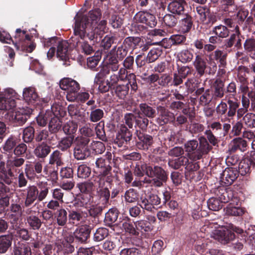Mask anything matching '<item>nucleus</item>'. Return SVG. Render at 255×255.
I'll return each mask as SVG.
<instances>
[{
	"mask_svg": "<svg viewBox=\"0 0 255 255\" xmlns=\"http://www.w3.org/2000/svg\"><path fill=\"white\" fill-rule=\"evenodd\" d=\"M101 16V12L100 9H96L90 10L88 15L83 16L82 17L78 16L76 18L74 28V34L72 36V41L74 44H77L79 42L78 37L83 39L88 37L90 40L95 38L96 33H98L96 28L94 29L96 26L98 21Z\"/></svg>",
	"mask_w": 255,
	"mask_h": 255,
	"instance_id": "nucleus-1",
	"label": "nucleus"
},
{
	"mask_svg": "<svg viewBox=\"0 0 255 255\" xmlns=\"http://www.w3.org/2000/svg\"><path fill=\"white\" fill-rule=\"evenodd\" d=\"M248 81L245 83H241L239 87V92L242 94L241 96L242 107L239 108L240 103L237 98L232 99L231 95H226L225 100L229 105L227 115L229 117H234L237 114L238 119H240L248 111L250 107V100L248 97V93L250 92L248 86Z\"/></svg>",
	"mask_w": 255,
	"mask_h": 255,
	"instance_id": "nucleus-2",
	"label": "nucleus"
},
{
	"mask_svg": "<svg viewBox=\"0 0 255 255\" xmlns=\"http://www.w3.org/2000/svg\"><path fill=\"white\" fill-rule=\"evenodd\" d=\"M95 183L96 185V192L93 196L92 202L94 205L90 208L89 213L91 216H95L100 214L107 206L110 197L109 188L105 186V179L101 176L94 177Z\"/></svg>",
	"mask_w": 255,
	"mask_h": 255,
	"instance_id": "nucleus-3",
	"label": "nucleus"
},
{
	"mask_svg": "<svg viewBox=\"0 0 255 255\" xmlns=\"http://www.w3.org/2000/svg\"><path fill=\"white\" fill-rule=\"evenodd\" d=\"M147 176L152 178V179L145 178L142 180L134 181L132 182V186L141 188L143 186L144 183H147L151 184L156 187H161L167 179L165 171L158 166H155L154 167L150 166L147 172Z\"/></svg>",
	"mask_w": 255,
	"mask_h": 255,
	"instance_id": "nucleus-4",
	"label": "nucleus"
},
{
	"mask_svg": "<svg viewBox=\"0 0 255 255\" xmlns=\"http://www.w3.org/2000/svg\"><path fill=\"white\" fill-rule=\"evenodd\" d=\"M200 145L196 140H191L184 144V148L187 153V157L193 161L201 159L204 148L208 145L206 139L204 137L199 138Z\"/></svg>",
	"mask_w": 255,
	"mask_h": 255,
	"instance_id": "nucleus-5",
	"label": "nucleus"
},
{
	"mask_svg": "<svg viewBox=\"0 0 255 255\" xmlns=\"http://www.w3.org/2000/svg\"><path fill=\"white\" fill-rule=\"evenodd\" d=\"M60 87L62 90L67 91L66 98L68 101H75L76 93L80 88L79 84L76 81L69 78H64L60 81Z\"/></svg>",
	"mask_w": 255,
	"mask_h": 255,
	"instance_id": "nucleus-6",
	"label": "nucleus"
},
{
	"mask_svg": "<svg viewBox=\"0 0 255 255\" xmlns=\"http://www.w3.org/2000/svg\"><path fill=\"white\" fill-rule=\"evenodd\" d=\"M32 113V110L31 108L25 107L17 110L12 109L8 111L5 116V118L9 121L21 125L26 122Z\"/></svg>",
	"mask_w": 255,
	"mask_h": 255,
	"instance_id": "nucleus-7",
	"label": "nucleus"
},
{
	"mask_svg": "<svg viewBox=\"0 0 255 255\" xmlns=\"http://www.w3.org/2000/svg\"><path fill=\"white\" fill-rule=\"evenodd\" d=\"M77 145L74 150V156L77 160H83L90 155V150L88 144L90 141L88 137L83 136L76 138Z\"/></svg>",
	"mask_w": 255,
	"mask_h": 255,
	"instance_id": "nucleus-8",
	"label": "nucleus"
},
{
	"mask_svg": "<svg viewBox=\"0 0 255 255\" xmlns=\"http://www.w3.org/2000/svg\"><path fill=\"white\" fill-rule=\"evenodd\" d=\"M16 97L17 94L13 89H6L3 94H0V110L8 111L12 110L15 107L14 99Z\"/></svg>",
	"mask_w": 255,
	"mask_h": 255,
	"instance_id": "nucleus-9",
	"label": "nucleus"
},
{
	"mask_svg": "<svg viewBox=\"0 0 255 255\" xmlns=\"http://www.w3.org/2000/svg\"><path fill=\"white\" fill-rule=\"evenodd\" d=\"M68 111L71 118L81 123H84L87 120L85 111L76 105L71 104L68 107Z\"/></svg>",
	"mask_w": 255,
	"mask_h": 255,
	"instance_id": "nucleus-10",
	"label": "nucleus"
},
{
	"mask_svg": "<svg viewBox=\"0 0 255 255\" xmlns=\"http://www.w3.org/2000/svg\"><path fill=\"white\" fill-rule=\"evenodd\" d=\"M25 194L24 206L26 207L30 206L37 199L39 190L35 185H29L24 191Z\"/></svg>",
	"mask_w": 255,
	"mask_h": 255,
	"instance_id": "nucleus-11",
	"label": "nucleus"
},
{
	"mask_svg": "<svg viewBox=\"0 0 255 255\" xmlns=\"http://www.w3.org/2000/svg\"><path fill=\"white\" fill-rule=\"evenodd\" d=\"M134 19L136 21L145 23L151 27L155 26L156 24L155 16L146 11L137 12L134 16Z\"/></svg>",
	"mask_w": 255,
	"mask_h": 255,
	"instance_id": "nucleus-12",
	"label": "nucleus"
},
{
	"mask_svg": "<svg viewBox=\"0 0 255 255\" xmlns=\"http://www.w3.org/2000/svg\"><path fill=\"white\" fill-rule=\"evenodd\" d=\"M238 176L237 169L233 167L227 168L221 175V180L226 185H230L237 179Z\"/></svg>",
	"mask_w": 255,
	"mask_h": 255,
	"instance_id": "nucleus-13",
	"label": "nucleus"
},
{
	"mask_svg": "<svg viewBox=\"0 0 255 255\" xmlns=\"http://www.w3.org/2000/svg\"><path fill=\"white\" fill-rule=\"evenodd\" d=\"M14 175L9 166H5L3 161H0V179L8 185L13 182Z\"/></svg>",
	"mask_w": 255,
	"mask_h": 255,
	"instance_id": "nucleus-14",
	"label": "nucleus"
},
{
	"mask_svg": "<svg viewBox=\"0 0 255 255\" xmlns=\"http://www.w3.org/2000/svg\"><path fill=\"white\" fill-rule=\"evenodd\" d=\"M96 165L99 169V172L100 173V175L98 176H101L103 178L108 175L112 169V167L110 165V161L101 157L97 159Z\"/></svg>",
	"mask_w": 255,
	"mask_h": 255,
	"instance_id": "nucleus-15",
	"label": "nucleus"
},
{
	"mask_svg": "<svg viewBox=\"0 0 255 255\" xmlns=\"http://www.w3.org/2000/svg\"><path fill=\"white\" fill-rule=\"evenodd\" d=\"M157 111L158 113L159 114L157 121L161 125H163L168 122H172L175 119L173 114L169 112L163 107H158Z\"/></svg>",
	"mask_w": 255,
	"mask_h": 255,
	"instance_id": "nucleus-16",
	"label": "nucleus"
},
{
	"mask_svg": "<svg viewBox=\"0 0 255 255\" xmlns=\"http://www.w3.org/2000/svg\"><path fill=\"white\" fill-rule=\"evenodd\" d=\"M9 217L10 218V223L14 224L17 222L23 213L21 206L17 203H12L9 207Z\"/></svg>",
	"mask_w": 255,
	"mask_h": 255,
	"instance_id": "nucleus-17",
	"label": "nucleus"
},
{
	"mask_svg": "<svg viewBox=\"0 0 255 255\" xmlns=\"http://www.w3.org/2000/svg\"><path fill=\"white\" fill-rule=\"evenodd\" d=\"M168 4V9L174 14H182L184 12L185 6L187 3L185 0H171Z\"/></svg>",
	"mask_w": 255,
	"mask_h": 255,
	"instance_id": "nucleus-18",
	"label": "nucleus"
},
{
	"mask_svg": "<svg viewBox=\"0 0 255 255\" xmlns=\"http://www.w3.org/2000/svg\"><path fill=\"white\" fill-rule=\"evenodd\" d=\"M90 229L89 226L84 225L77 229L74 232L76 239L80 243L85 242L90 236Z\"/></svg>",
	"mask_w": 255,
	"mask_h": 255,
	"instance_id": "nucleus-19",
	"label": "nucleus"
},
{
	"mask_svg": "<svg viewBox=\"0 0 255 255\" xmlns=\"http://www.w3.org/2000/svg\"><path fill=\"white\" fill-rule=\"evenodd\" d=\"M131 136V133L127 128L122 125L120 131L117 136L116 142L119 146H122L125 142H127L130 140Z\"/></svg>",
	"mask_w": 255,
	"mask_h": 255,
	"instance_id": "nucleus-20",
	"label": "nucleus"
},
{
	"mask_svg": "<svg viewBox=\"0 0 255 255\" xmlns=\"http://www.w3.org/2000/svg\"><path fill=\"white\" fill-rule=\"evenodd\" d=\"M92 199L93 196L90 194H82L79 198L75 200L74 205L77 204L78 207L89 208L90 210L93 205H94Z\"/></svg>",
	"mask_w": 255,
	"mask_h": 255,
	"instance_id": "nucleus-21",
	"label": "nucleus"
},
{
	"mask_svg": "<svg viewBox=\"0 0 255 255\" xmlns=\"http://www.w3.org/2000/svg\"><path fill=\"white\" fill-rule=\"evenodd\" d=\"M247 143L245 140L241 137L233 139L230 144L229 150L234 152L237 150L244 152L246 150Z\"/></svg>",
	"mask_w": 255,
	"mask_h": 255,
	"instance_id": "nucleus-22",
	"label": "nucleus"
},
{
	"mask_svg": "<svg viewBox=\"0 0 255 255\" xmlns=\"http://www.w3.org/2000/svg\"><path fill=\"white\" fill-rule=\"evenodd\" d=\"M23 98L28 104L34 103L38 99V95L33 87L25 88L23 91Z\"/></svg>",
	"mask_w": 255,
	"mask_h": 255,
	"instance_id": "nucleus-23",
	"label": "nucleus"
},
{
	"mask_svg": "<svg viewBox=\"0 0 255 255\" xmlns=\"http://www.w3.org/2000/svg\"><path fill=\"white\" fill-rule=\"evenodd\" d=\"M55 108L56 109L57 108L54 106L51 107V109L54 116L51 118L49 124V129L50 131L52 132H57L60 129L62 124V122L57 117L58 113H57V111L54 110Z\"/></svg>",
	"mask_w": 255,
	"mask_h": 255,
	"instance_id": "nucleus-24",
	"label": "nucleus"
},
{
	"mask_svg": "<svg viewBox=\"0 0 255 255\" xmlns=\"http://www.w3.org/2000/svg\"><path fill=\"white\" fill-rule=\"evenodd\" d=\"M193 65L198 74L202 76L205 73V70L207 68L206 62L200 55H196L193 62Z\"/></svg>",
	"mask_w": 255,
	"mask_h": 255,
	"instance_id": "nucleus-25",
	"label": "nucleus"
},
{
	"mask_svg": "<svg viewBox=\"0 0 255 255\" xmlns=\"http://www.w3.org/2000/svg\"><path fill=\"white\" fill-rule=\"evenodd\" d=\"M139 141L137 143L138 148L147 150L153 143V138L148 134H139L138 135Z\"/></svg>",
	"mask_w": 255,
	"mask_h": 255,
	"instance_id": "nucleus-26",
	"label": "nucleus"
},
{
	"mask_svg": "<svg viewBox=\"0 0 255 255\" xmlns=\"http://www.w3.org/2000/svg\"><path fill=\"white\" fill-rule=\"evenodd\" d=\"M68 43L65 41L59 43L57 46V56L61 60L66 61L69 58L68 52Z\"/></svg>",
	"mask_w": 255,
	"mask_h": 255,
	"instance_id": "nucleus-27",
	"label": "nucleus"
},
{
	"mask_svg": "<svg viewBox=\"0 0 255 255\" xmlns=\"http://www.w3.org/2000/svg\"><path fill=\"white\" fill-rule=\"evenodd\" d=\"M252 165V160H250L249 156L247 155L239 163L238 174L245 175L250 172Z\"/></svg>",
	"mask_w": 255,
	"mask_h": 255,
	"instance_id": "nucleus-28",
	"label": "nucleus"
},
{
	"mask_svg": "<svg viewBox=\"0 0 255 255\" xmlns=\"http://www.w3.org/2000/svg\"><path fill=\"white\" fill-rule=\"evenodd\" d=\"M235 32L234 33L231 34L230 37L226 40V46L228 48H230L235 44V46L238 47L241 46V39L239 38V27L236 25L235 28Z\"/></svg>",
	"mask_w": 255,
	"mask_h": 255,
	"instance_id": "nucleus-29",
	"label": "nucleus"
},
{
	"mask_svg": "<svg viewBox=\"0 0 255 255\" xmlns=\"http://www.w3.org/2000/svg\"><path fill=\"white\" fill-rule=\"evenodd\" d=\"M50 152V146L44 142L38 144L34 150V154L39 158L45 157Z\"/></svg>",
	"mask_w": 255,
	"mask_h": 255,
	"instance_id": "nucleus-30",
	"label": "nucleus"
},
{
	"mask_svg": "<svg viewBox=\"0 0 255 255\" xmlns=\"http://www.w3.org/2000/svg\"><path fill=\"white\" fill-rule=\"evenodd\" d=\"M103 76V74L101 72L98 73L95 77L94 82L99 85V90L102 93H104L109 91L111 85L108 80L101 81Z\"/></svg>",
	"mask_w": 255,
	"mask_h": 255,
	"instance_id": "nucleus-31",
	"label": "nucleus"
},
{
	"mask_svg": "<svg viewBox=\"0 0 255 255\" xmlns=\"http://www.w3.org/2000/svg\"><path fill=\"white\" fill-rule=\"evenodd\" d=\"M78 40L79 42L77 43V44L74 45L73 41H72L71 37L70 39V43L73 45V46L75 47H78V45H80L82 52L86 55L91 54L94 52L93 46L89 44L88 42L85 41L81 42L80 40L82 39L79 37H78Z\"/></svg>",
	"mask_w": 255,
	"mask_h": 255,
	"instance_id": "nucleus-32",
	"label": "nucleus"
},
{
	"mask_svg": "<svg viewBox=\"0 0 255 255\" xmlns=\"http://www.w3.org/2000/svg\"><path fill=\"white\" fill-rule=\"evenodd\" d=\"M12 238L9 235L0 236V253H5L11 245Z\"/></svg>",
	"mask_w": 255,
	"mask_h": 255,
	"instance_id": "nucleus-33",
	"label": "nucleus"
},
{
	"mask_svg": "<svg viewBox=\"0 0 255 255\" xmlns=\"http://www.w3.org/2000/svg\"><path fill=\"white\" fill-rule=\"evenodd\" d=\"M223 87L224 83L223 81L220 79H216L213 86V98H221L224 96V92Z\"/></svg>",
	"mask_w": 255,
	"mask_h": 255,
	"instance_id": "nucleus-34",
	"label": "nucleus"
},
{
	"mask_svg": "<svg viewBox=\"0 0 255 255\" xmlns=\"http://www.w3.org/2000/svg\"><path fill=\"white\" fill-rule=\"evenodd\" d=\"M61 249V246L58 243H56L45 245L42 250L44 255H54L55 252L58 253Z\"/></svg>",
	"mask_w": 255,
	"mask_h": 255,
	"instance_id": "nucleus-35",
	"label": "nucleus"
},
{
	"mask_svg": "<svg viewBox=\"0 0 255 255\" xmlns=\"http://www.w3.org/2000/svg\"><path fill=\"white\" fill-rule=\"evenodd\" d=\"M55 217L59 226L63 227L66 224L68 219L67 213L64 209L58 210L55 214Z\"/></svg>",
	"mask_w": 255,
	"mask_h": 255,
	"instance_id": "nucleus-36",
	"label": "nucleus"
},
{
	"mask_svg": "<svg viewBox=\"0 0 255 255\" xmlns=\"http://www.w3.org/2000/svg\"><path fill=\"white\" fill-rule=\"evenodd\" d=\"M83 218L82 212L80 211L71 210L69 212V222L72 224L77 225Z\"/></svg>",
	"mask_w": 255,
	"mask_h": 255,
	"instance_id": "nucleus-37",
	"label": "nucleus"
},
{
	"mask_svg": "<svg viewBox=\"0 0 255 255\" xmlns=\"http://www.w3.org/2000/svg\"><path fill=\"white\" fill-rule=\"evenodd\" d=\"M94 186L96 187L94 181V178L90 182L81 183L78 184V187L82 194H90L93 189Z\"/></svg>",
	"mask_w": 255,
	"mask_h": 255,
	"instance_id": "nucleus-38",
	"label": "nucleus"
},
{
	"mask_svg": "<svg viewBox=\"0 0 255 255\" xmlns=\"http://www.w3.org/2000/svg\"><path fill=\"white\" fill-rule=\"evenodd\" d=\"M90 120L92 122H97L102 119L104 112L101 109H96L94 106L91 107Z\"/></svg>",
	"mask_w": 255,
	"mask_h": 255,
	"instance_id": "nucleus-39",
	"label": "nucleus"
},
{
	"mask_svg": "<svg viewBox=\"0 0 255 255\" xmlns=\"http://www.w3.org/2000/svg\"><path fill=\"white\" fill-rule=\"evenodd\" d=\"M216 232V239L223 244H227L230 240L233 239L234 238L231 234L229 236L228 231L217 230Z\"/></svg>",
	"mask_w": 255,
	"mask_h": 255,
	"instance_id": "nucleus-40",
	"label": "nucleus"
},
{
	"mask_svg": "<svg viewBox=\"0 0 255 255\" xmlns=\"http://www.w3.org/2000/svg\"><path fill=\"white\" fill-rule=\"evenodd\" d=\"M149 167H150L149 165L143 162L136 164L133 172L134 175L137 177H142L143 176L144 173H145L147 175Z\"/></svg>",
	"mask_w": 255,
	"mask_h": 255,
	"instance_id": "nucleus-41",
	"label": "nucleus"
},
{
	"mask_svg": "<svg viewBox=\"0 0 255 255\" xmlns=\"http://www.w3.org/2000/svg\"><path fill=\"white\" fill-rule=\"evenodd\" d=\"M78 129V125L73 121H69L66 123L63 127V130L65 133L70 136L76 133Z\"/></svg>",
	"mask_w": 255,
	"mask_h": 255,
	"instance_id": "nucleus-42",
	"label": "nucleus"
},
{
	"mask_svg": "<svg viewBox=\"0 0 255 255\" xmlns=\"http://www.w3.org/2000/svg\"><path fill=\"white\" fill-rule=\"evenodd\" d=\"M177 57L182 63H187L192 60L193 55L188 49H183L178 53Z\"/></svg>",
	"mask_w": 255,
	"mask_h": 255,
	"instance_id": "nucleus-43",
	"label": "nucleus"
},
{
	"mask_svg": "<svg viewBox=\"0 0 255 255\" xmlns=\"http://www.w3.org/2000/svg\"><path fill=\"white\" fill-rule=\"evenodd\" d=\"M213 32L220 38H226L230 33L227 27L223 25H219L214 27Z\"/></svg>",
	"mask_w": 255,
	"mask_h": 255,
	"instance_id": "nucleus-44",
	"label": "nucleus"
},
{
	"mask_svg": "<svg viewBox=\"0 0 255 255\" xmlns=\"http://www.w3.org/2000/svg\"><path fill=\"white\" fill-rule=\"evenodd\" d=\"M62 154L58 150L54 151L50 156L49 163L50 164H56L57 166L63 165L62 158Z\"/></svg>",
	"mask_w": 255,
	"mask_h": 255,
	"instance_id": "nucleus-45",
	"label": "nucleus"
},
{
	"mask_svg": "<svg viewBox=\"0 0 255 255\" xmlns=\"http://www.w3.org/2000/svg\"><path fill=\"white\" fill-rule=\"evenodd\" d=\"M225 214L227 215L240 216L244 214V210L240 207L228 205L225 209Z\"/></svg>",
	"mask_w": 255,
	"mask_h": 255,
	"instance_id": "nucleus-46",
	"label": "nucleus"
},
{
	"mask_svg": "<svg viewBox=\"0 0 255 255\" xmlns=\"http://www.w3.org/2000/svg\"><path fill=\"white\" fill-rule=\"evenodd\" d=\"M141 112L145 116L153 118L155 116V110L146 104H140L139 105Z\"/></svg>",
	"mask_w": 255,
	"mask_h": 255,
	"instance_id": "nucleus-47",
	"label": "nucleus"
},
{
	"mask_svg": "<svg viewBox=\"0 0 255 255\" xmlns=\"http://www.w3.org/2000/svg\"><path fill=\"white\" fill-rule=\"evenodd\" d=\"M243 124L249 128H255V114L248 113L243 116Z\"/></svg>",
	"mask_w": 255,
	"mask_h": 255,
	"instance_id": "nucleus-48",
	"label": "nucleus"
},
{
	"mask_svg": "<svg viewBox=\"0 0 255 255\" xmlns=\"http://www.w3.org/2000/svg\"><path fill=\"white\" fill-rule=\"evenodd\" d=\"M162 53V51L160 48H152L148 52L146 56V61H147L148 63L154 62L158 58Z\"/></svg>",
	"mask_w": 255,
	"mask_h": 255,
	"instance_id": "nucleus-49",
	"label": "nucleus"
},
{
	"mask_svg": "<svg viewBox=\"0 0 255 255\" xmlns=\"http://www.w3.org/2000/svg\"><path fill=\"white\" fill-rule=\"evenodd\" d=\"M74 137V135L63 137L59 142V148L62 150H65L70 148L73 143Z\"/></svg>",
	"mask_w": 255,
	"mask_h": 255,
	"instance_id": "nucleus-50",
	"label": "nucleus"
},
{
	"mask_svg": "<svg viewBox=\"0 0 255 255\" xmlns=\"http://www.w3.org/2000/svg\"><path fill=\"white\" fill-rule=\"evenodd\" d=\"M18 139L17 137L11 136L4 142L3 145V149L6 151H10L16 146L18 143Z\"/></svg>",
	"mask_w": 255,
	"mask_h": 255,
	"instance_id": "nucleus-51",
	"label": "nucleus"
},
{
	"mask_svg": "<svg viewBox=\"0 0 255 255\" xmlns=\"http://www.w3.org/2000/svg\"><path fill=\"white\" fill-rule=\"evenodd\" d=\"M208 208L213 211H219L222 208V204L219 199L216 198H210L207 201Z\"/></svg>",
	"mask_w": 255,
	"mask_h": 255,
	"instance_id": "nucleus-52",
	"label": "nucleus"
},
{
	"mask_svg": "<svg viewBox=\"0 0 255 255\" xmlns=\"http://www.w3.org/2000/svg\"><path fill=\"white\" fill-rule=\"evenodd\" d=\"M197 15L196 16L199 18L201 22H204L209 13V9L205 6H199L196 8Z\"/></svg>",
	"mask_w": 255,
	"mask_h": 255,
	"instance_id": "nucleus-53",
	"label": "nucleus"
},
{
	"mask_svg": "<svg viewBox=\"0 0 255 255\" xmlns=\"http://www.w3.org/2000/svg\"><path fill=\"white\" fill-rule=\"evenodd\" d=\"M148 196L147 197H141L139 201V205L143 210L152 212L155 207L150 204Z\"/></svg>",
	"mask_w": 255,
	"mask_h": 255,
	"instance_id": "nucleus-54",
	"label": "nucleus"
},
{
	"mask_svg": "<svg viewBox=\"0 0 255 255\" xmlns=\"http://www.w3.org/2000/svg\"><path fill=\"white\" fill-rule=\"evenodd\" d=\"M244 47L251 56L255 58V40L252 38L247 39L244 43Z\"/></svg>",
	"mask_w": 255,
	"mask_h": 255,
	"instance_id": "nucleus-55",
	"label": "nucleus"
},
{
	"mask_svg": "<svg viewBox=\"0 0 255 255\" xmlns=\"http://www.w3.org/2000/svg\"><path fill=\"white\" fill-rule=\"evenodd\" d=\"M27 222L29 226L33 230L39 229L42 224L41 220L35 216H30L28 217L27 218Z\"/></svg>",
	"mask_w": 255,
	"mask_h": 255,
	"instance_id": "nucleus-56",
	"label": "nucleus"
},
{
	"mask_svg": "<svg viewBox=\"0 0 255 255\" xmlns=\"http://www.w3.org/2000/svg\"><path fill=\"white\" fill-rule=\"evenodd\" d=\"M34 129L31 127H28L23 130L22 138L24 142H30L34 137Z\"/></svg>",
	"mask_w": 255,
	"mask_h": 255,
	"instance_id": "nucleus-57",
	"label": "nucleus"
},
{
	"mask_svg": "<svg viewBox=\"0 0 255 255\" xmlns=\"http://www.w3.org/2000/svg\"><path fill=\"white\" fill-rule=\"evenodd\" d=\"M125 198L126 201L128 203L135 202L138 199L137 193L133 189H129L126 191Z\"/></svg>",
	"mask_w": 255,
	"mask_h": 255,
	"instance_id": "nucleus-58",
	"label": "nucleus"
},
{
	"mask_svg": "<svg viewBox=\"0 0 255 255\" xmlns=\"http://www.w3.org/2000/svg\"><path fill=\"white\" fill-rule=\"evenodd\" d=\"M14 255H31V251L29 247L21 245L14 249Z\"/></svg>",
	"mask_w": 255,
	"mask_h": 255,
	"instance_id": "nucleus-59",
	"label": "nucleus"
},
{
	"mask_svg": "<svg viewBox=\"0 0 255 255\" xmlns=\"http://www.w3.org/2000/svg\"><path fill=\"white\" fill-rule=\"evenodd\" d=\"M118 217V211L116 210H110L105 215V221L108 224L116 222Z\"/></svg>",
	"mask_w": 255,
	"mask_h": 255,
	"instance_id": "nucleus-60",
	"label": "nucleus"
},
{
	"mask_svg": "<svg viewBox=\"0 0 255 255\" xmlns=\"http://www.w3.org/2000/svg\"><path fill=\"white\" fill-rule=\"evenodd\" d=\"M24 163V159L21 157H14L13 158L9 159L7 161V165L9 166L11 169L15 167L18 168L22 166Z\"/></svg>",
	"mask_w": 255,
	"mask_h": 255,
	"instance_id": "nucleus-61",
	"label": "nucleus"
},
{
	"mask_svg": "<svg viewBox=\"0 0 255 255\" xmlns=\"http://www.w3.org/2000/svg\"><path fill=\"white\" fill-rule=\"evenodd\" d=\"M91 173L90 168L86 165H80L77 169V175L80 178H85L88 177Z\"/></svg>",
	"mask_w": 255,
	"mask_h": 255,
	"instance_id": "nucleus-62",
	"label": "nucleus"
},
{
	"mask_svg": "<svg viewBox=\"0 0 255 255\" xmlns=\"http://www.w3.org/2000/svg\"><path fill=\"white\" fill-rule=\"evenodd\" d=\"M247 68L244 66H240L237 71V80L240 83H245L248 81L247 77Z\"/></svg>",
	"mask_w": 255,
	"mask_h": 255,
	"instance_id": "nucleus-63",
	"label": "nucleus"
},
{
	"mask_svg": "<svg viewBox=\"0 0 255 255\" xmlns=\"http://www.w3.org/2000/svg\"><path fill=\"white\" fill-rule=\"evenodd\" d=\"M108 235V230L104 228L98 229L94 234V238L96 241L99 242L103 240Z\"/></svg>",
	"mask_w": 255,
	"mask_h": 255,
	"instance_id": "nucleus-64",
	"label": "nucleus"
}]
</instances>
